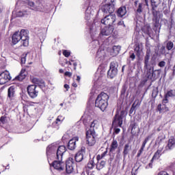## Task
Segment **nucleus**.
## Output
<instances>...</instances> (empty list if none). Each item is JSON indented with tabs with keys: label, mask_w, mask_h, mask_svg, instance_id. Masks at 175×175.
Wrapping results in <instances>:
<instances>
[{
	"label": "nucleus",
	"mask_w": 175,
	"mask_h": 175,
	"mask_svg": "<svg viewBox=\"0 0 175 175\" xmlns=\"http://www.w3.org/2000/svg\"><path fill=\"white\" fill-rule=\"evenodd\" d=\"M105 5L101 7V10L103 13L107 14L104 18L101 20V23L109 27H113L114 23H116V14H111L116 10V0H105Z\"/></svg>",
	"instance_id": "f257e3e1"
},
{
	"label": "nucleus",
	"mask_w": 175,
	"mask_h": 175,
	"mask_svg": "<svg viewBox=\"0 0 175 175\" xmlns=\"http://www.w3.org/2000/svg\"><path fill=\"white\" fill-rule=\"evenodd\" d=\"M99 126V121L94 120L90 124V129L86 131V144L92 147L96 143V132L95 129H98Z\"/></svg>",
	"instance_id": "f03ea898"
},
{
	"label": "nucleus",
	"mask_w": 175,
	"mask_h": 175,
	"mask_svg": "<svg viewBox=\"0 0 175 175\" xmlns=\"http://www.w3.org/2000/svg\"><path fill=\"white\" fill-rule=\"evenodd\" d=\"M21 40L24 47H27L28 44H29V36H28L27 30L22 29L21 31H16L13 34V44H17L18 42H20Z\"/></svg>",
	"instance_id": "7ed1b4c3"
},
{
	"label": "nucleus",
	"mask_w": 175,
	"mask_h": 175,
	"mask_svg": "<svg viewBox=\"0 0 175 175\" xmlns=\"http://www.w3.org/2000/svg\"><path fill=\"white\" fill-rule=\"evenodd\" d=\"M110 96H108L107 93L101 92L98 95L96 101L95 106L96 107H98V109L101 111H105L106 109H107V106H109V99Z\"/></svg>",
	"instance_id": "20e7f679"
},
{
	"label": "nucleus",
	"mask_w": 175,
	"mask_h": 175,
	"mask_svg": "<svg viewBox=\"0 0 175 175\" xmlns=\"http://www.w3.org/2000/svg\"><path fill=\"white\" fill-rule=\"evenodd\" d=\"M118 73V64L116 62H112L110 64L109 70L107 72V76L109 79H114Z\"/></svg>",
	"instance_id": "39448f33"
},
{
	"label": "nucleus",
	"mask_w": 175,
	"mask_h": 175,
	"mask_svg": "<svg viewBox=\"0 0 175 175\" xmlns=\"http://www.w3.org/2000/svg\"><path fill=\"white\" fill-rule=\"evenodd\" d=\"M124 114H125V111H121L120 114H116L114 116L112 126H119L120 128L122 126V118H124Z\"/></svg>",
	"instance_id": "423d86ee"
},
{
	"label": "nucleus",
	"mask_w": 175,
	"mask_h": 175,
	"mask_svg": "<svg viewBox=\"0 0 175 175\" xmlns=\"http://www.w3.org/2000/svg\"><path fill=\"white\" fill-rule=\"evenodd\" d=\"M27 90L28 95L31 99H35L39 95V90H38L36 85H30L27 88Z\"/></svg>",
	"instance_id": "0eeeda50"
},
{
	"label": "nucleus",
	"mask_w": 175,
	"mask_h": 175,
	"mask_svg": "<svg viewBox=\"0 0 175 175\" xmlns=\"http://www.w3.org/2000/svg\"><path fill=\"white\" fill-rule=\"evenodd\" d=\"M10 80H12V77H10L9 71H4L0 74V85L6 84V83H8Z\"/></svg>",
	"instance_id": "6e6552de"
},
{
	"label": "nucleus",
	"mask_w": 175,
	"mask_h": 175,
	"mask_svg": "<svg viewBox=\"0 0 175 175\" xmlns=\"http://www.w3.org/2000/svg\"><path fill=\"white\" fill-rule=\"evenodd\" d=\"M65 152H66V147H65V146H57L55 153L56 159L62 161V156L64 155V154H65Z\"/></svg>",
	"instance_id": "1a4fd4ad"
},
{
	"label": "nucleus",
	"mask_w": 175,
	"mask_h": 175,
	"mask_svg": "<svg viewBox=\"0 0 175 175\" xmlns=\"http://www.w3.org/2000/svg\"><path fill=\"white\" fill-rule=\"evenodd\" d=\"M85 158V148L81 149L75 154V159L76 162H81Z\"/></svg>",
	"instance_id": "9d476101"
},
{
	"label": "nucleus",
	"mask_w": 175,
	"mask_h": 175,
	"mask_svg": "<svg viewBox=\"0 0 175 175\" xmlns=\"http://www.w3.org/2000/svg\"><path fill=\"white\" fill-rule=\"evenodd\" d=\"M57 151V144H52L51 145H49L46 148V155L47 157H56V152Z\"/></svg>",
	"instance_id": "9b49d317"
},
{
	"label": "nucleus",
	"mask_w": 175,
	"mask_h": 175,
	"mask_svg": "<svg viewBox=\"0 0 175 175\" xmlns=\"http://www.w3.org/2000/svg\"><path fill=\"white\" fill-rule=\"evenodd\" d=\"M53 163V167L59 172H62L65 169V163L62 162V160L57 159Z\"/></svg>",
	"instance_id": "f8f14e48"
},
{
	"label": "nucleus",
	"mask_w": 175,
	"mask_h": 175,
	"mask_svg": "<svg viewBox=\"0 0 175 175\" xmlns=\"http://www.w3.org/2000/svg\"><path fill=\"white\" fill-rule=\"evenodd\" d=\"M73 158L69 157L66 161V172L70 174L73 172Z\"/></svg>",
	"instance_id": "ddd939ff"
},
{
	"label": "nucleus",
	"mask_w": 175,
	"mask_h": 175,
	"mask_svg": "<svg viewBox=\"0 0 175 175\" xmlns=\"http://www.w3.org/2000/svg\"><path fill=\"white\" fill-rule=\"evenodd\" d=\"M114 31V27L113 26H107L101 29V35L103 36H109L113 33Z\"/></svg>",
	"instance_id": "4468645a"
},
{
	"label": "nucleus",
	"mask_w": 175,
	"mask_h": 175,
	"mask_svg": "<svg viewBox=\"0 0 175 175\" xmlns=\"http://www.w3.org/2000/svg\"><path fill=\"white\" fill-rule=\"evenodd\" d=\"M105 55L106 53L105 52V50L98 49L96 56V61L97 62H101V61H103V59H105Z\"/></svg>",
	"instance_id": "2eb2a0df"
},
{
	"label": "nucleus",
	"mask_w": 175,
	"mask_h": 175,
	"mask_svg": "<svg viewBox=\"0 0 175 175\" xmlns=\"http://www.w3.org/2000/svg\"><path fill=\"white\" fill-rule=\"evenodd\" d=\"M79 140V137H75L68 142V148L72 151L76 149V142Z\"/></svg>",
	"instance_id": "dca6fc26"
},
{
	"label": "nucleus",
	"mask_w": 175,
	"mask_h": 175,
	"mask_svg": "<svg viewBox=\"0 0 175 175\" xmlns=\"http://www.w3.org/2000/svg\"><path fill=\"white\" fill-rule=\"evenodd\" d=\"M163 146L159 148V149L155 152L154 154L153 155L151 162H154V161H157L161 158L162 154H163Z\"/></svg>",
	"instance_id": "f3484780"
},
{
	"label": "nucleus",
	"mask_w": 175,
	"mask_h": 175,
	"mask_svg": "<svg viewBox=\"0 0 175 175\" xmlns=\"http://www.w3.org/2000/svg\"><path fill=\"white\" fill-rule=\"evenodd\" d=\"M145 69L146 70H147L146 77L150 79H152V77H155V75L154 73V72L158 71V70H154V66H149L148 68H145Z\"/></svg>",
	"instance_id": "a211bd4d"
},
{
	"label": "nucleus",
	"mask_w": 175,
	"mask_h": 175,
	"mask_svg": "<svg viewBox=\"0 0 175 175\" xmlns=\"http://www.w3.org/2000/svg\"><path fill=\"white\" fill-rule=\"evenodd\" d=\"M150 57H151V50L148 49L146 51V56L144 57V68L148 69V66H150Z\"/></svg>",
	"instance_id": "6ab92c4d"
},
{
	"label": "nucleus",
	"mask_w": 175,
	"mask_h": 175,
	"mask_svg": "<svg viewBox=\"0 0 175 175\" xmlns=\"http://www.w3.org/2000/svg\"><path fill=\"white\" fill-rule=\"evenodd\" d=\"M16 96V90L14 86H11L8 90V99L12 100Z\"/></svg>",
	"instance_id": "aec40b11"
},
{
	"label": "nucleus",
	"mask_w": 175,
	"mask_h": 175,
	"mask_svg": "<svg viewBox=\"0 0 175 175\" xmlns=\"http://www.w3.org/2000/svg\"><path fill=\"white\" fill-rule=\"evenodd\" d=\"M25 77H27V71H25V69L23 68L20 74L15 77L14 80L23 81Z\"/></svg>",
	"instance_id": "412c9836"
},
{
	"label": "nucleus",
	"mask_w": 175,
	"mask_h": 175,
	"mask_svg": "<svg viewBox=\"0 0 175 175\" xmlns=\"http://www.w3.org/2000/svg\"><path fill=\"white\" fill-rule=\"evenodd\" d=\"M31 81L33 83V84H36L39 87H44V81H43V79L33 78L31 79Z\"/></svg>",
	"instance_id": "4be33fe9"
},
{
	"label": "nucleus",
	"mask_w": 175,
	"mask_h": 175,
	"mask_svg": "<svg viewBox=\"0 0 175 175\" xmlns=\"http://www.w3.org/2000/svg\"><path fill=\"white\" fill-rule=\"evenodd\" d=\"M131 150H132V146H131V144H126L124 146L123 150L124 157H126V155L129 154V151H131Z\"/></svg>",
	"instance_id": "5701e85b"
},
{
	"label": "nucleus",
	"mask_w": 175,
	"mask_h": 175,
	"mask_svg": "<svg viewBox=\"0 0 175 175\" xmlns=\"http://www.w3.org/2000/svg\"><path fill=\"white\" fill-rule=\"evenodd\" d=\"M175 147V139L170 138L168 141V144L166 146V150H172Z\"/></svg>",
	"instance_id": "b1692460"
},
{
	"label": "nucleus",
	"mask_w": 175,
	"mask_h": 175,
	"mask_svg": "<svg viewBox=\"0 0 175 175\" xmlns=\"http://www.w3.org/2000/svg\"><path fill=\"white\" fill-rule=\"evenodd\" d=\"M118 17H124V16H125V14H126V8L125 7H120L118 10Z\"/></svg>",
	"instance_id": "393cba45"
},
{
	"label": "nucleus",
	"mask_w": 175,
	"mask_h": 175,
	"mask_svg": "<svg viewBox=\"0 0 175 175\" xmlns=\"http://www.w3.org/2000/svg\"><path fill=\"white\" fill-rule=\"evenodd\" d=\"M118 147V142H117V140L113 139L111 144L110 152H114V151L117 150Z\"/></svg>",
	"instance_id": "a878e982"
},
{
	"label": "nucleus",
	"mask_w": 175,
	"mask_h": 175,
	"mask_svg": "<svg viewBox=\"0 0 175 175\" xmlns=\"http://www.w3.org/2000/svg\"><path fill=\"white\" fill-rule=\"evenodd\" d=\"M106 165L105 161H98L96 163V169L97 170H102L103 167Z\"/></svg>",
	"instance_id": "bb28decb"
},
{
	"label": "nucleus",
	"mask_w": 175,
	"mask_h": 175,
	"mask_svg": "<svg viewBox=\"0 0 175 175\" xmlns=\"http://www.w3.org/2000/svg\"><path fill=\"white\" fill-rule=\"evenodd\" d=\"M121 51L120 46H113L112 48V55H117Z\"/></svg>",
	"instance_id": "cd10ccee"
},
{
	"label": "nucleus",
	"mask_w": 175,
	"mask_h": 175,
	"mask_svg": "<svg viewBox=\"0 0 175 175\" xmlns=\"http://www.w3.org/2000/svg\"><path fill=\"white\" fill-rule=\"evenodd\" d=\"M95 167V164H94V161L91 160L88 163L87 169L89 170H92Z\"/></svg>",
	"instance_id": "c85d7f7f"
},
{
	"label": "nucleus",
	"mask_w": 175,
	"mask_h": 175,
	"mask_svg": "<svg viewBox=\"0 0 175 175\" xmlns=\"http://www.w3.org/2000/svg\"><path fill=\"white\" fill-rule=\"evenodd\" d=\"M167 102H169V100H167V97L166 96H165L164 99L163 100V106L165 107V111H169V108L166 107V103H167Z\"/></svg>",
	"instance_id": "c756f323"
},
{
	"label": "nucleus",
	"mask_w": 175,
	"mask_h": 175,
	"mask_svg": "<svg viewBox=\"0 0 175 175\" xmlns=\"http://www.w3.org/2000/svg\"><path fill=\"white\" fill-rule=\"evenodd\" d=\"M32 10H35L36 12H42L43 10V7L42 4H39L38 5H36L34 8H32Z\"/></svg>",
	"instance_id": "7c9ffc66"
},
{
	"label": "nucleus",
	"mask_w": 175,
	"mask_h": 175,
	"mask_svg": "<svg viewBox=\"0 0 175 175\" xmlns=\"http://www.w3.org/2000/svg\"><path fill=\"white\" fill-rule=\"evenodd\" d=\"M92 14L90 12V8H88L85 11V18L86 20H90L91 18Z\"/></svg>",
	"instance_id": "2f4dec72"
},
{
	"label": "nucleus",
	"mask_w": 175,
	"mask_h": 175,
	"mask_svg": "<svg viewBox=\"0 0 175 175\" xmlns=\"http://www.w3.org/2000/svg\"><path fill=\"white\" fill-rule=\"evenodd\" d=\"M143 31L145 32V33H150V31H151V27L150 25H146L143 27Z\"/></svg>",
	"instance_id": "473e14b6"
},
{
	"label": "nucleus",
	"mask_w": 175,
	"mask_h": 175,
	"mask_svg": "<svg viewBox=\"0 0 175 175\" xmlns=\"http://www.w3.org/2000/svg\"><path fill=\"white\" fill-rule=\"evenodd\" d=\"M27 11H19L17 12L16 16L17 17H24V16H26Z\"/></svg>",
	"instance_id": "72a5a7b5"
},
{
	"label": "nucleus",
	"mask_w": 175,
	"mask_h": 175,
	"mask_svg": "<svg viewBox=\"0 0 175 175\" xmlns=\"http://www.w3.org/2000/svg\"><path fill=\"white\" fill-rule=\"evenodd\" d=\"M174 46V44L172 41H170L167 43L166 49L167 50H172Z\"/></svg>",
	"instance_id": "f704fd0d"
},
{
	"label": "nucleus",
	"mask_w": 175,
	"mask_h": 175,
	"mask_svg": "<svg viewBox=\"0 0 175 175\" xmlns=\"http://www.w3.org/2000/svg\"><path fill=\"white\" fill-rule=\"evenodd\" d=\"M135 53H137V55H140V54L142 53V49H140V46L137 45L135 48Z\"/></svg>",
	"instance_id": "c9c22d12"
},
{
	"label": "nucleus",
	"mask_w": 175,
	"mask_h": 175,
	"mask_svg": "<svg viewBox=\"0 0 175 175\" xmlns=\"http://www.w3.org/2000/svg\"><path fill=\"white\" fill-rule=\"evenodd\" d=\"M143 12V4L139 3L138 8L137 9V13H142Z\"/></svg>",
	"instance_id": "e433bc0d"
},
{
	"label": "nucleus",
	"mask_w": 175,
	"mask_h": 175,
	"mask_svg": "<svg viewBox=\"0 0 175 175\" xmlns=\"http://www.w3.org/2000/svg\"><path fill=\"white\" fill-rule=\"evenodd\" d=\"M165 96H167V98L174 96V94H173V90L168 91Z\"/></svg>",
	"instance_id": "4c0bfd02"
},
{
	"label": "nucleus",
	"mask_w": 175,
	"mask_h": 175,
	"mask_svg": "<svg viewBox=\"0 0 175 175\" xmlns=\"http://www.w3.org/2000/svg\"><path fill=\"white\" fill-rule=\"evenodd\" d=\"M27 54H25V55H23V57H21V64L22 65H24V64H25V62L27 61Z\"/></svg>",
	"instance_id": "58836bf2"
},
{
	"label": "nucleus",
	"mask_w": 175,
	"mask_h": 175,
	"mask_svg": "<svg viewBox=\"0 0 175 175\" xmlns=\"http://www.w3.org/2000/svg\"><path fill=\"white\" fill-rule=\"evenodd\" d=\"M130 128L131 129V132H133V129H136V123L135 122H132L130 124Z\"/></svg>",
	"instance_id": "ea45409f"
},
{
	"label": "nucleus",
	"mask_w": 175,
	"mask_h": 175,
	"mask_svg": "<svg viewBox=\"0 0 175 175\" xmlns=\"http://www.w3.org/2000/svg\"><path fill=\"white\" fill-rule=\"evenodd\" d=\"M118 127L119 126H113L114 133L116 135H118V133H120V132H121V129H120Z\"/></svg>",
	"instance_id": "a19ab883"
},
{
	"label": "nucleus",
	"mask_w": 175,
	"mask_h": 175,
	"mask_svg": "<svg viewBox=\"0 0 175 175\" xmlns=\"http://www.w3.org/2000/svg\"><path fill=\"white\" fill-rule=\"evenodd\" d=\"M135 103H136V102H135V103L133 104V105H132V107H131V109H130V111H129V113H130V114H132V113H133V111H135V107H136V106H137V105H135Z\"/></svg>",
	"instance_id": "79ce46f5"
},
{
	"label": "nucleus",
	"mask_w": 175,
	"mask_h": 175,
	"mask_svg": "<svg viewBox=\"0 0 175 175\" xmlns=\"http://www.w3.org/2000/svg\"><path fill=\"white\" fill-rule=\"evenodd\" d=\"M148 142V137H146V138L144 139V142L142 143V145L141 148H144H144L146 147V144H147V142Z\"/></svg>",
	"instance_id": "37998d69"
},
{
	"label": "nucleus",
	"mask_w": 175,
	"mask_h": 175,
	"mask_svg": "<svg viewBox=\"0 0 175 175\" xmlns=\"http://www.w3.org/2000/svg\"><path fill=\"white\" fill-rule=\"evenodd\" d=\"M28 5L30 6V8H31V9H35L36 5L33 1H29Z\"/></svg>",
	"instance_id": "c03bdc74"
},
{
	"label": "nucleus",
	"mask_w": 175,
	"mask_h": 175,
	"mask_svg": "<svg viewBox=\"0 0 175 175\" xmlns=\"http://www.w3.org/2000/svg\"><path fill=\"white\" fill-rule=\"evenodd\" d=\"M63 55H64V57H66L68 58V57L70 55V52L68 51L67 50H65L63 51Z\"/></svg>",
	"instance_id": "a18cd8bd"
},
{
	"label": "nucleus",
	"mask_w": 175,
	"mask_h": 175,
	"mask_svg": "<svg viewBox=\"0 0 175 175\" xmlns=\"http://www.w3.org/2000/svg\"><path fill=\"white\" fill-rule=\"evenodd\" d=\"M165 65H166V62L165 61H161L158 64V66L160 68H163V66H165Z\"/></svg>",
	"instance_id": "49530a36"
},
{
	"label": "nucleus",
	"mask_w": 175,
	"mask_h": 175,
	"mask_svg": "<svg viewBox=\"0 0 175 175\" xmlns=\"http://www.w3.org/2000/svg\"><path fill=\"white\" fill-rule=\"evenodd\" d=\"M0 121L1 122H2V124H6V117L1 116L0 118Z\"/></svg>",
	"instance_id": "de8ad7c7"
},
{
	"label": "nucleus",
	"mask_w": 175,
	"mask_h": 175,
	"mask_svg": "<svg viewBox=\"0 0 175 175\" xmlns=\"http://www.w3.org/2000/svg\"><path fill=\"white\" fill-rule=\"evenodd\" d=\"M143 151H144V148H141L137 154V157L139 158V157H140V155H142V154H143Z\"/></svg>",
	"instance_id": "09e8293b"
},
{
	"label": "nucleus",
	"mask_w": 175,
	"mask_h": 175,
	"mask_svg": "<svg viewBox=\"0 0 175 175\" xmlns=\"http://www.w3.org/2000/svg\"><path fill=\"white\" fill-rule=\"evenodd\" d=\"M62 120H64V118H62V116H58L56 119L55 124H57L58 122H62Z\"/></svg>",
	"instance_id": "8fccbe9b"
},
{
	"label": "nucleus",
	"mask_w": 175,
	"mask_h": 175,
	"mask_svg": "<svg viewBox=\"0 0 175 175\" xmlns=\"http://www.w3.org/2000/svg\"><path fill=\"white\" fill-rule=\"evenodd\" d=\"M64 76H66L67 77H72V72L67 71L64 73Z\"/></svg>",
	"instance_id": "3c124183"
},
{
	"label": "nucleus",
	"mask_w": 175,
	"mask_h": 175,
	"mask_svg": "<svg viewBox=\"0 0 175 175\" xmlns=\"http://www.w3.org/2000/svg\"><path fill=\"white\" fill-rule=\"evenodd\" d=\"M126 90H127L126 86L124 85L122 88V91H121L122 94H125V92H126Z\"/></svg>",
	"instance_id": "603ef678"
},
{
	"label": "nucleus",
	"mask_w": 175,
	"mask_h": 175,
	"mask_svg": "<svg viewBox=\"0 0 175 175\" xmlns=\"http://www.w3.org/2000/svg\"><path fill=\"white\" fill-rule=\"evenodd\" d=\"M157 109L159 110V111H162V110H163V107L162 108V105L161 104H159L157 107Z\"/></svg>",
	"instance_id": "864d4df0"
},
{
	"label": "nucleus",
	"mask_w": 175,
	"mask_h": 175,
	"mask_svg": "<svg viewBox=\"0 0 175 175\" xmlns=\"http://www.w3.org/2000/svg\"><path fill=\"white\" fill-rule=\"evenodd\" d=\"M96 159L98 162H99V161H100V159H103V158L102 157L101 154H98L96 157Z\"/></svg>",
	"instance_id": "5fc2aeb1"
},
{
	"label": "nucleus",
	"mask_w": 175,
	"mask_h": 175,
	"mask_svg": "<svg viewBox=\"0 0 175 175\" xmlns=\"http://www.w3.org/2000/svg\"><path fill=\"white\" fill-rule=\"evenodd\" d=\"M130 58H131L132 61H133V59H135V58H136V56L135 55V53H132L130 55Z\"/></svg>",
	"instance_id": "6e6d98bb"
},
{
	"label": "nucleus",
	"mask_w": 175,
	"mask_h": 175,
	"mask_svg": "<svg viewBox=\"0 0 175 175\" xmlns=\"http://www.w3.org/2000/svg\"><path fill=\"white\" fill-rule=\"evenodd\" d=\"M118 25H123V27H125V25L124 24V21H120L118 23Z\"/></svg>",
	"instance_id": "4d7b16f0"
},
{
	"label": "nucleus",
	"mask_w": 175,
	"mask_h": 175,
	"mask_svg": "<svg viewBox=\"0 0 175 175\" xmlns=\"http://www.w3.org/2000/svg\"><path fill=\"white\" fill-rule=\"evenodd\" d=\"M106 154H107V150L105 151L100 154L101 157L105 158V157H106Z\"/></svg>",
	"instance_id": "13d9d810"
},
{
	"label": "nucleus",
	"mask_w": 175,
	"mask_h": 175,
	"mask_svg": "<svg viewBox=\"0 0 175 175\" xmlns=\"http://www.w3.org/2000/svg\"><path fill=\"white\" fill-rule=\"evenodd\" d=\"M159 175H170V174H167V172H161L159 174Z\"/></svg>",
	"instance_id": "bf43d9fd"
},
{
	"label": "nucleus",
	"mask_w": 175,
	"mask_h": 175,
	"mask_svg": "<svg viewBox=\"0 0 175 175\" xmlns=\"http://www.w3.org/2000/svg\"><path fill=\"white\" fill-rule=\"evenodd\" d=\"M64 88H66V90H67V91H68V90H69L70 88V87L69 86V85L65 84L64 85Z\"/></svg>",
	"instance_id": "052dcab7"
},
{
	"label": "nucleus",
	"mask_w": 175,
	"mask_h": 175,
	"mask_svg": "<svg viewBox=\"0 0 175 175\" xmlns=\"http://www.w3.org/2000/svg\"><path fill=\"white\" fill-rule=\"evenodd\" d=\"M146 167H147V169H148L149 167L152 168V161H151V163H150Z\"/></svg>",
	"instance_id": "680f3d73"
},
{
	"label": "nucleus",
	"mask_w": 175,
	"mask_h": 175,
	"mask_svg": "<svg viewBox=\"0 0 175 175\" xmlns=\"http://www.w3.org/2000/svg\"><path fill=\"white\" fill-rule=\"evenodd\" d=\"M81 79V77H80V76H77V81H78V83L80 82V80Z\"/></svg>",
	"instance_id": "e2e57ef3"
},
{
	"label": "nucleus",
	"mask_w": 175,
	"mask_h": 175,
	"mask_svg": "<svg viewBox=\"0 0 175 175\" xmlns=\"http://www.w3.org/2000/svg\"><path fill=\"white\" fill-rule=\"evenodd\" d=\"M72 87H75L76 88L77 87V83H72Z\"/></svg>",
	"instance_id": "0e129e2a"
},
{
	"label": "nucleus",
	"mask_w": 175,
	"mask_h": 175,
	"mask_svg": "<svg viewBox=\"0 0 175 175\" xmlns=\"http://www.w3.org/2000/svg\"><path fill=\"white\" fill-rule=\"evenodd\" d=\"M88 175H95V172H90Z\"/></svg>",
	"instance_id": "69168bd1"
},
{
	"label": "nucleus",
	"mask_w": 175,
	"mask_h": 175,
	"mask_svg": "<svg viewBox=\"0 0 175 175\" xmlns=\"http://www.w3.org/2000/svg\"><path fill=\"white\" fill-rule=\"evenodd\" d=\"M59 73H64V70L59 69Z\"/></svg>",
	"instance_id": "338daca9"
},
{
	"label": "nucleus",
	"mask_w": 175,
	"mask_h": 175,
	"mask_svg": "<svg viewBox=\"0 0 175 175\" xmlns=\"http://www.w3.org/2000/svg\"><path fill=\"white\" fill-rule=\"evenodd\" d=\"M172 70H173L172 76H175V70H174V69H173Z\"/></svg>",
	"instance_id": "774afa93"
}]
</instances>
